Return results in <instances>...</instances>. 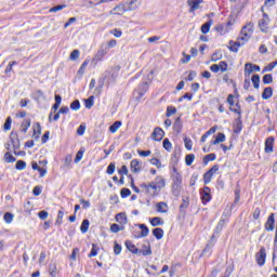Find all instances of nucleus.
Returning <instances> with one entry per match:
<instances>
[{"label": "nucleus", "instance_id": "obj_32", "mask_svg": "<svg viewBox=\"0 0 277 277\" xmlns=\"http://www.w3.org/2000/svg\"><path fill=\"white\" fill-rule=\"evenodd\" d=\"M84 106L87 109H92V107H94V95H91L89 98L84 100Z\"/></svg>", "mask_w": 277, "mask_h": 277}, {"label": "nucleus", "instance_id": "obj_16", "mask_svg": "<svg viewBox=\"0 0 277 277\" xmlns=\"http://www.w3.org/2000/svg\"><path fill=\"white\" fill-rule=\"evenodd\" d=\"M148 91V83L143 82L138 85V90L136 91L138 94V98H143L146 92Z\"/></svg>", "mask_w": 277, "mask_h": 277}, {"label": "nucleus", "instance_id": "obj_4", "mask_svg": "<svg viewBox=\"0 0 277 277\" xmlns=\"http://www.w3.org/2000/svg\"><path fill=\"white\" fill-rule=\"evenodd\" d=\"M253 72H261V66L247 63L245 65V77H250Z\"/></svg>", "mask_w": 277, "mask_h": 277}, {"label": "nucleus", "instance_id": "obj_55", "mask_svg": "<svg viewBox=\"0 0 277 277\" xmlns=\"http://www.w3.org/2000/svg\"><path fill=\"white\" fill-rule=\"evenodd\" d=\"M222 228H224V220H221L219 222V224L216 225V228L214 230V233H216V235H220V233H222Z\"/></svg>", "mask_w": 277, "mask_h": 277}, {"label": "nucleus", "instance_id": "obj_15", "mask_svg": "<svg viewBox=\"0 0 277 277\" xmlns=\"http://www.w3.org/2000/svg\"><path fill=\"white\" fill-rule=\"evenodd\" d=\"M265 153H274V136L266 138Z\"/></svg>", "mask_w": 277, "mask_h": 277}, {"label": "nucleus", "instance_id": "obj_13", "mask_svg": "<svg viewBox=\"0 0 277 277\" xmlns=\"http://www.w3.org/2000/svg\"><path fill=\"white\" fill-rule=\"evenodd\" d=\"M126 248L130 252H132V254H136L137 256L142 255V250L137 249V247H135V245H133V242H131V240L126 241Z\"/></svg>", "mask_w": 277, "mask_h": 277}, {"label": "nucleus", "instance_id": "obj_29", "mask_svg": "<svg viewBox=\"0 0 277 277\" xmlns=\"http://www.w3.org/2000/svg\"><path fill=\"white\" fill-rule=\"evenodd\" d=\"M122 127V121H115L110 127H109V131L110 133H116L118 131V129H120Z\"/></svg>", "mask_w": 277, "mask_h": 277}, {"label": "nucleus", "instance_id": "obj_36", "mask_svg": "<svg viewBox=\"0 0 277 277\" xmlns=\"http://www.w3.org/2000/svg\"><path fill=\"white\" fill-rule=\"evenodd\" d=\"M70 109H72V111H79L81 109V103L79 100H76L70 104Z\"/></svg>", "mask_w": 277, "mask_h": 277}, {"label": "nucleus", "instance_id": "obj_10", "mask_svg": "<svg viewBox=\"0 0 277 277\" xmlns=\"http://www.w3.org/2000/svg\"><path fill=\"white\" fill-rule=\"evenodd\" d=\"M10 137H11V144L14 148V154L17 155L16 150L21 148V141L18 140V133L12 131Z\"/></svg>", "mask_w": 277, "mask_h": 277}, {"label": "nucleus", "instance_id": "obj_26", "mask_svg": "<svg viewBox=\"0 0 277 277\" xmlns=\"http://www.w3.org/2000/svg\"><path fill=\"white\" fill-rule=\"evenodd\" d=\"M153 235L156 239H163V229L161 227H156L153 229Z\"/></svg>", "mask_w": 277, "mask_h": 277}, {"label": "nucleus", "instance_id": "obj_21", "mask_svg": "<svg viewBox=\"0 0 277 277\" xmlns=\"http://www.w3.org/2000/svg\"><path fill=\"white\" fill-rule=\"evenodd\" d=\"M116 222H118V224H120L121 226H124V224H127L128 220H127V214L126 213H118L115 217Z\"/></svg>", "mask_w": 277, "mask_h": 277}, {"label": "nucleus", "instance_id": "obj_19", "mask_svg": "<svg viewBox=\"0 0 277 277\" xmlns=\"http://www.w3.org/2000/svg\"><path fill=\"white\" fill-rule=\"evenodd\" d=\"M126 8H127V6H126L124 3L119 4V5H117V6H115V8L113 9L111 14L122 15V14H124V12H128V11L126 10Z\"/></svg>", "mask_w": 277, "mask_h": 277}, {"label": "nucleus", "instance_id": "obj_47", "mask_svg": "<svg viewBox=\"0 0 277 277\" xmlns=\"http://www.w3.org/2000/svg\"><path fill=\"white\" fill-rule=\"evenodd\" d=\"M219 66V70H221V72H226L228 70V64L224 61L220 62Z\"/></svg>", "mask_w": 277, "mask_h": 277}, {"label": "nucleus", "instance_id": "obj_57", "mask_svg": "<svg viewBox=\"0 0 277 277\" xmlns=\"http://www.w3.org/2000/svg\"><path fill=\"white\" fill-rule=\"evenodd\" d=\"M85 68H88V61H84L82 63V65L80 66L79 70H78V74L79 75H84L85 74Z\"/></svg>", "mask_w": 277, "mask_h": 277}, {"label": "nucleus", "instance_id": "obj_12", "mask_svg": "<svg viewBox=\"0 0 277 277\" xmlns=\"http://www.w3.org/2000/svg\"><path fill=\"white\" fill-rule=\"evenodd\" d=\"M164 135L166 132H163L161 128H155L154 132L151 133V138H154L155 142H161Z\"/></svg>", "mask_w": 277, "mask_h": 277}, {"label": "nucleus", "instance_id": "obj_49", "mask_svg": "<svg viewBox=\"0 0 277 277\" xmlns=\"http://www.w3.org/2000/svg\"><path fill=\"white\" fill-rule=\"evenodd\" d=\"M277 66V61L276 62H273L271 63L268 66H266L264 69H263V72H272V70H274V68H276Z\"/></svg>", "mask_w": 277, "mask_h": 277}, {"label": "nucleus", "instance_id": "obj_45", "mask_svg": "<svg viewBox=\"0 0 277 277\" xmlns=\"http://www.w3.org/2000/svg\"><path fill=\"white\" fill-rule=\"evenodd\" d=\"M215 31L221 34V36H224V34L228 32V30L226 29V26H224V25L215 26Z\"/></svg>", "mask_w": 277, "mask_h": 277}, {"label": "nucleus", "instance_id": "obj_11", "mask_svg": "<svg viewBox=\"0 0 277 277\" xmlns=\"http://www.w3.org/2000/svg\"><path fill=\"white\" fill-rule=\"evenodd\" d=\"M109 53V48H101L96 55L93 57V62H103V57Z\"/></svg>", "mask_w": 277, "mask_h": 277}, {"label": "nucleus", "instance_id": "obj_31", "mask_svg": "<svg viewBox=\"0 0 277 277\" xmlns=\"http://www.w3.org/2000/svg\"><path fill=\"white\" fill-rule=\"evenodd\" d=\"M151 226H163V221L159 216L150 219Z\"/></svg>", "mask_w": 277, "mask_h": 277}, {"label": "nucleus", "instance_id": "obj_22", "mask_svg": "<svg viewBox=\"0 0 277 277\" xmlns=\"http://www.w3.org/2000/svg\"><path fill=\"white\" fill-rule=\"evenodd\" d=\"M42 134V127L39 122L34 124V137L35 140H39L40 135Z\"/></svg>", "mask_w": 277, "mask_h": 277}, {"label": "nucleus", "instance_id": "obj_35", "mask_svg": "<svg viewBox=\"0 0 277 277\" xmlns=\"http://www.w3.org/2000/svg\"><path fill=\"white\" fill-rule=\"evenodd\" d=\"M3 220L6 222V224H12V222H14V214L6 212L4 213Z\"/></svg>", "mask_w": 277, "mask_h": 277}, {"label": "nucleus", "instance_id": "obj_46", "mask_svg": "<svg viewBox=\"0 0 277 277\" xmlns=\"http://www.w3.org/2000/svg\"><path fill=\"white\" fill-rule=\"evenodd\" d=\"M118 45V41H116V39H111L106 43V49H116V47Z\"/></svg>", "mask_w": 277, "mask_h": 277}, {"label": "nucleus", "instance_id": "obj_60", "mask_svg": "<svg viewBox=\"0 0 277 277\" xmlns=\"http://www.w3.org/2000/svg\"><path fill=\"white\" fill-rule=\"evenodd\" d=\"M241 121L238 119L236 120V124H235V129H234V133H241Z\"/></svg>", "mask_w": 277, "mask_h": 277}, {"label": "nucleus", "instance_id": "obj_63", "mask_svg": "<svg viewBox=\"0 0 277 277\" xmlns=\"http://www.w3.org/2000/svg\"><path fill=\"white\" fill-rule=\"evenodd\" d=\"M64 8H66L65 4H58L56 6L51 8L50 12H60L61 10H64Z\"/></svg>", "mask_w": 277, "mask_h": 277}, {"label": "nucleus", "instance_id": "obj_48", "mask_svg": "<svg viewBox=\"0 0 277 277\" xmlns=\"http://www.w3.org/2000/svg\"><path fill=\"white\" fill-rule=\"evenodd\" d=\"M4 131H10L12 129V117H9L3 126Z\"/></svg>", "mask_w": 277, "mask_h": 277}, {"label": "nucleus", "instance_id": "obj_56", "mask_svg": "<svg viewBox=\"0 0 277 277\" xmlns=\"http://www.w3.org/2000/svg\"><path fill=\"white\" fill-rule=\"evenodd\" d=\"M110 34H113V36H115V38H122V30H120L118 28L110 30Z\"/></svg>", "mask_w": 277, "mask_h": 277}, {"label": "nucleus", "instance_id": "obj_58", "mask_svg": "<svg viewBox=\"0 0 277 277\" xmlns=\"http://www.w3.org/2000/svg\"><path fill=\"white\" fill-rule=\"evenodd\" d=\"M120 194H121V198H129V196L131 195V189L122 188Z\"/></svg>", "mask_w": 277, "mask_h": 277}, {"label": "nucleus", "instance_id": "obj_20", "mask_svg": "<svg viewBox=\"0 0 277 277\" xmlns=\"http://www.w3.org/2000/svg\"><path fill=\"white\" fill-rule=\"evenodd\" d=\"M153 183L155 185H157V188L159 192H161V189H163V187H166V180L161 176L156 177Z\"/></svg>", "mask_w": 277, "mask_h": 277}, {"label": "nucleus", "instance_id": "obj_54", "mask_svg": "<svg viewBox=\"0 0 277 277\" xmlns=\"http://www.w3.org/2000/svg\"><path fill=\"white\" fill-rule=\"evenodd\" d=\"M215 158H216L215 154H209L205 156L203 163H207L208 161H215Z\"/></svg>", "mask_w": 277, "mask_h": 277}, {"label": "nucleus", "instance_id": "obj_61", "mask_svg": "<svg viewBox=\"0 0 277 277\" xmlns=\"http://www.w3.org/2000/svg\"><path fill=\"white\" fill-rule=\"evenodd\" d=\"M114 172H116V164L110 163V164L107 167L106 173L109 174V175H111V174H114Z\"/></svg>", "mask_w": 277, "mask_h": 277}, {"label": "nucleus", "instance_id": "obj_7", "mask_svg": "<svg viewBox=\"0 0 277 277\" xmlns=\"http://www.w3.org/2000/svg\"><path fill=\"white\" fill-rule=\"evenodd\" d=\"M127 12H135L142 5V0H130L124 2Z\"/></svg>", "mask_w": 277, "mask_h": 277}, {"label": "nucleus", "instance_id": "obj_34", "mask_svg": "<svg viewBox=\"0 0 277 277\" xmlns=\"http://www.w3.org/2000/svg\"><path fill=\"white\" fill-rule=\"evenodd\" d=\"M90 228V221L88 219L82 221V224L80 226L81 233H87Z\"/></svg>", "mask_w": 277, "mask_h": 277}, {"label": "nucleus", "instance_id": "obj_53", "mask_svg": "<svg viewBox=\"0 0 277 277\" xmlns=\"http://www.w3.org/2000/svg\"><path fill=\"white\" fill-rule=\"evenodd\" d=\"M120 252H122V246H120L118 242H115L114 254L118 256Z\"/></svg>", "mask_w": 277, "mask_h": 277}, {"label": "nucleus", "instance_id": "obj_37", "mask_svg": "<svg viewBox=\"0 0 277 277\" xmlns=\"http://www.w3.org/2000/svg\"><path fill=\"white\" fill-rule=\"evenodd\" d=\"M162 146L164 150H168V153H170V150H172V143L170 142V138H164L162 142Z\"/></svg>", "mask_w": 277, "mask_h": 277}, {"label": "nucleus", "instance_id": "obj_2", "mask_svg": "<svg viewBox=\"0 0 277 277\" xmlns=\"http://www.w3.org/2000/svg\"><path fill=\"white\" fill-rule=\"evenodd\" d=\"M172 194L175 197L181 196V189L183 185V176L181 174H172Z\"/></svg>", "mask_w": 277, "mask_h": 277}, {"label": "nucleus", "instance_id": "obj_9", "mask_svg": "<svg viewBox=\"0 0 277 277\" xmlns=\"http://www.w3.org/2000/svg\"><path fill=\"white\" fill-rule=\"evenodd\" d=\"M201 3H203V0H187L188 12L192 14L196 12V10H200L202 8L200 6Z\"/></svg>", "mask_w": 277, "mask_h": 277}, {"label": "nucleus", "instance_id": "obj_33", "mask_svg": "<svg viewBox=\"0 0 277 277\" xmlns=\"http://www.w3.org/2000/svg\"><path fill=\"white\" fill-rule=\"evenodd\" d=\"M213 25V22L212 21H209L207 23H205L202 26H201V32L202 34H209V30L211 29V26Z\"/></svg>", "mask_w": 277, "mask_h": 277}, {"label": "nucleus", "instance_id": "obj_44", "mask_svg": "<svg viewBox=\"0 0 277 277\" xmlns=\"http://www.w3.org/2000/svg\"><path fill=\"white\" fill-rule=\"evenodd\" d=\"M174 114H176V107L174 106H168L167 108V118H170L171 116H174Z\"/></svg>", "mask_w": 277, "mask_h": 277}, {"label": "nucleus", "instance_id": "obj_6", "mask_svg": "<svg viewBox=\"0 0 277 277\" xmlns=\"http://www.w3.org/2000/svg\"><path fill=\"white\" fill-rule=\"evenodd\" d=\"M265 259H267V253L265 252V247H262L255 255V261L260 267L265 265Z\"/></svg>", "mask_w": 277, "mask_h": 277}, {"label": "nucleus", "instance_id": "obj_38", "mask_svg": "<svg viewBox=\"0 0 277 277\" xmlns=\"http://www.w3.org/2000/svg\"><path fill=\"white\" fill-rule=\"evenodd\" d=\"M123 228H124V225H118V224L114 223L110 226V232L111 233H120V230H122Z\"/></svg>", "mask_w": 277, "mask_h": 277}, {"label": "nucleus", "instance_id": "obj_17", "mask_svg": "<svg viewBox=\"0 0 277 277\" xmlns=\"http://www.w3.org/2000/svg\"><path fill=\"white\" fill-rule=\"evenodd\" d=\"M274 94V90L272 89V87H267L264 89L263 93H262V98L264 101H269V98H272Z\"/></svg>", "mask_w": 277, "mask_h": 277}, {"label": "nucleus", "instance_id": "obj_64", "mask_svg": "<svg viewBox=\"0 0 277 277\" xmlns=\"http://www.w3.org/2000/svg\"><path fill=\"white\" fill-rule=\"evenodd\" d=\"M184 144H185V148H186L187 150H192V140H190V138L185 137V138H184Z\"/></svg>", "mask_w": 277, "mask_h": 277}, {"label": "nucleus", "instance_id": "obj_3", "mask_svg": "<svg viewBox=\"0 0 277 277\" xmlns=\"http://www.w3.org/2000/svg\"><path fill=\"white\" fill-rule=\"evenodd\" d=\"M141 188L144 189V192L151 198H155V196H158L159 194V188L157 187V184L153 182L148 184L146 183L141 184Z\"/></svg>", "mask_w": 277, "mask_h": 277}, {"label": "nucleus", "instance_id": "obj_40", "mask_svg": "<svg viewBox=\"0 0 277 277\" xmlns=\"http://www.w3.org/2000/svg\"><path fill=\"white\" fill-rule=\"evenodd\" d=\"M96 254H98V246L96 243H93L91 252L89 253V259H92V256H96Z\"/></svg>", "mask_w": 277, "mask_h": 277}, {"label": "nucleus", "instance_id": "obj_28", "mask_svg": "<svg viewBox=\"0 0 277 277\" xmlns=\"http://www.w3.org/2000/svg\"><path fill=\"white\" fill-rule=\"evenodd\" d=\"M222 142H226V135L224 133H219L216 138L212 141L213 146H216V144H222Z\"/></svg>", "mask_w": 277, "mask_h": 277}, {"label": "nucleus", "instance_id": "obj_62", "mask_svg": "<svg viewBox=\"0 0 277 277\" xmlns=\"http://www.w3.org/2000/svg\"><path fill=\"white\" fill-rule=\"evenodd\" d=\"M150 163H151V166H156V168H161V160H159L157 158H151Z\"/></svg>", "mask_w": 277, "mask_h": 277}, {"label": "nucleus", "instance_id": "obj_43", "mask_svg": "<svg viewBox=\"0 0 277 277\" xmlns=\"http://www.w3.org/2000/svg\"><path fill=\"white\" fill-rule=\"evenodd\" d=\"M15 168L16 170H25V168H27V162H25V160H18Z\"/></svg>", "mask_w": 277, "mask_h": 277}, {"label": "nucleus", "instance_id": "obj_27", "mask_svg": "<svg viewBox=\"0 0 277 277\" xmlns=\"http://www.w3.org/2000/svg\"><path fill=\"white\" fill-rule=\"evenodd\" d=\"M138 228H141L140 237H148L150 229H148V226H146V224H140Z\"/></svg>", "mask_w": 277, "mask_h": 277}, {"label": "nucleus", "instance_id": "obj_1", "mask_svg": "<svg viewBox=\"0 0 277 277\" xmlns=\"http://www.w3.org/2000/svg\"><path fill=\"white\" fill-rule=\"evenodd\" d=\"M254 32V24L252 22L245 25L240 31V36L238 37L236 44L238 47H243L250 38H252V34Z\"/></svg>", "mask_w": 277, "mask_h": 277}, {"label": "nucleus", "instance_id": "obj_39", "mask_svg": "<svg viewBox=\"0 0 277 277\" xmlns=\"http://www.w3.org/2000/svg\"><path fill=\"white\" fill-rule=\"evenodd\" d=\"M4 161L6 163H14V161H16V158L14 156H12V154L5 153L4 154Z\"/></svg>", "mask_w": 277, "mask_h": 277}, {"label": "nucleus", "instance_id": "obj_59", "mask_svg": "<svg viewBox=\"0 0 277 277\" xmlns=\"http://www.w3.org/2000/svg\"><path fill=\"white\" fill-rule=\"evenodd\" d=\"M79 55H80V52L79 50H74L71 53H70V56H69V60H79Z\"/></svg>", "mask_w": 277, "mask_h": 277}, {"label": "nucleus", "instance_id": "obj_42", "mask_svg": "<svg viewBox=\"0 0 277 277\" xmlns=\"http://www.w3.org/2000/svg\"><path fill=\"white\" fill-rule=\"evenodd\" d=\"M211 179H213V175L209 171H207L203 174V183H205V185H209V183H211Z\"/></svg>", "mask_w": 277, "mask_h": 277}, {"label": "nucleus", "instance_id": "obj_25", "mask_svg": "<svg viewBox=\"0 0 277 277\" xmlns=\"http://www.w3.org/2000/svg\"><path fill=\"white\" fill-rule=\"evenodd\" d=\"M49 274L52 277L57 276V263L51 262L49 265Z\"/></svg>", "mask_w": 277, "mask_h": 277}, {"label": "nucleus", "instance_id": "obj_18", "mask_svg": "<svg viewBox=\"0 0 277 277\" xmlns=\"http://www.w3.org/2000/svg\"><path fill=\"white\" fill-rule=\"evenodd\" d=\"M156 211L158 213H168V203L163 201L156 203Z\"/></svg>", "mask_w": 277, "mask_h": 277}, {"label": "nucleus", "instance_id": "obj_23", "mask_svg": "<svg viewBox=\"0 0 277 277\" xmlns=\"http://www.w3.org/2000/svg\"><path fill=\"white\" fill-rule=\"evenodd\" d=\"M274 224H275V220H274V213H272L269 216H268V220L265 224V228L266 230H274Z\"/></svg>", "mask_w": 277, "mask_h": 277}, {"label": "nucleus", "instance_id": "obj_8", "mask_svg": "<svg viewBox=\"0 0 277 277\" xmlns=\"http://www.w3.org/2000/svg\"><path fill=\"white\" fill-rule=\"evenodd\" d=\"M202 205H207L211 202V188L205 186L203 189L200 192Z\"/></svg>", "mask_w": 277, "mask_h": 277}, {"label": "nucleus", "instance_id": "obj_41", "mask_svg": "<svg viewBox=\"0 0 277 277\" xmlns=\"http://www.w3.org/2000/svg\"><path fill=\"white\" fill-rule=\"evenodd\" d=\"M194 159H196V156L194 154L186 155L185 157L186 166H192V163H194Z\"/></svg>", "mask_w": 277, "mask_h": 277}, {"label": "nucleus", "instance_id": "obj_51", "mask_svg": "<svg viewBox=\"0 0 277 277\" xmlns=\"http://www.w3.org/2000/svg\"><path fill=\"white\" fill-rule=\"evenodd\" d=\"M273 82H274V78L272 77L271 74H266L263 77V83L269 84V83H273Z\"/></svg>", "mask_w": 277, "mask_h": 277}, {"label": "nucleus", "instance_id": "obj_5", "mask_svg": "<svg viewBox=\"0 0 277 277\" xmlns=\"http://www.w3.org/2000/svg\"><path fill=\"white\" fill-rule=\"evenodd\" d=\"M269 15L267 13L263 14V18L259 21V27L263 34H267V30L269 29Z\"/></svg>", "mask_w": 277, "mask_h": 277}, {"label": "nucleus", "instance_id": "obj_50", "mask_svg": "<svg viewBox=\"0 0 277 277\" xmlns=\"http://www.w3.org/2000/svg\"><path fill=\"white\" fill-rule=\"evenodd\" d=\"M230 47H229V51H232L233 53H237L239 51V47L242 45H238L237 42H229Z\"/></svg>", "mask_w": 277, "mask_h": 277}, {"label": "nucleus", "instance_id": "obj_24", "mask_svg": "<svg viewBox=\"0 0 277 277\" xmlns=\"http://www.w3.org/2000/svg\"><path fill=\"white\" fill-rule=\"evenodd\" d=\"M29 127H31V119H25L21 124V132L27 133Z\"/></svg>", "mask_w": 277, "mask_h": 277}, {"label": "nucleus", "instance_id": "obj_14", "mask_svg": "<svg viewBox=\"0 0 277 277\" xmlns=\"http://www.w3.org/2000/svg\"><path fill=\"white\" fill-rule=\"evenodd\" d=\"M131 172H134L137 174V172L142 171V163H140V160L133 159L130 163Z\"/></svg>", "mask_w": 277, "mask_h": 277}, {"label": "nucleus", "instance_id": "obj_52", "mask_svg": "<svg viewBox=\"0 0 277 277\" xmlns=\"http://www.w3.org/2000/svg\"><path fill=\"white\" fill-rule=\"evenodd\" d=\"M222 60V52H214L211 56V62H219Z\"/></svg>", "mask_w": 277, "mask_h": 277}, {"label": "nucleus", "instance_id": "obj_30", "mask_svg": "<svg viewBox=\"0 0 277 277\" xmlns=\"http://www.w3.org/2000/svg\"><path fill=\"white\" fill-rule=\"evenodd\" d=\"M251 81L253 83V88H255V90H259L260 83H261V77L259 75H253L251 78Z\"/></svg>", "mask_w": 277, "mask_h": 277}]
</instances>
